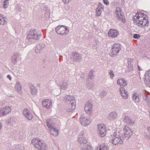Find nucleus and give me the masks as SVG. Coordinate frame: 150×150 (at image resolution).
<instances>
[{
  "instance_id": "42",
  "label": "nucleus",
  "mask_w": 150,
  "mask_h": 150,
  "mask_svg": "<svg viewBox=\"0 0 150 150\" xmlns=\"http://www.w3.org/2000/svg\"><path fill=\"white\" fill-rule=\"evenodd\" d=\"M106 94L105 91L104 90H103L100 92L99 95L101 97H103Z\"/></svg>"
},
{
  "instance_id": "11",
  "label": "nucleus",
  "mask_w": 150,
  "mask_h": 150,
  "mask_svg": "<svg viewBox=\"0 0 150 150\" xmlns=\"http://www.w3.org/2000/svg\"><path fill=\"white\" fill-rule=\"evenodd\" d=\"M92 105L89 102H87L85 105L84 110L86 113L88 114H92L93 112L92 108Z\"/></svg>"
},
{
  "instance_id": "52",
  "label": "nucleus",
  "mask_w": 150,
  "mask_h": 150,
  "mask_svg": "<svg viewBox=\"0 0 150 150\" xmlns=\"http://www.w3.org/2000/svg\"><path fill=\"white\" fill-rule=\"evenodd\" d=\"M16 148H19V149H18V150H22V146H21V145H18L16 146Z\"/></svg>"
},
{
  "instance_id": "44",
  "label": "nucleus",
  "mask_w": 150,
  "mask_h": 150,
  "mask_svg": "<svg viewBox=\"0 0 150 150\" xmlns=\"http://www.w3.org/2000/svg\"><path fill=\"white\" fill-rule=\"evenodd\" d=\"M50 11L45 12V16L47 18H48L50 16Z\"/></svg>"
},
{
  "instance_id": "23",
  "label": "nucleus",
  "mask_w": 150,
  "mask_h": 150,
  "mask_svg": "<svg viewBox=\"0 0 150 150\" xmlns=\"http://www.w3.org/2000/svg\"><path fill=\"white\" fill-rule=\"evenodd\" d=\"M42 104L43 107L47 108L50 107L51 105L50 101L47 99L45 100L42 102Z\"/></svg>"
},
{
  "instance_id": "36",
  "label": "nucleus",
  "mask_w": 150,
  "mask_h": 150,
  "mask_svg": "<svg viewBox=\"0 0 150 150\" xmlns=\"http://www.w3.org/2000/svg\"><path fill=\"white\" fill-rule=\"evenodd\" d=\"M140 17H138L136 15L134 16L133 18L134 23L135 25L138 24V21L140 20Z\"/></svg>"
},
{
  "instance_id": "31",
  "label": "nucleus",
  "mask_w": 150,
  "mask_h": 150,
  "mask_svg": "<svg viewBox=\"0 0 150 150\" xmlns=\"http://www.w3.org/2000/svg\"><path fill=\"white\" fill-rule=\"evenodd\" d=\"M7 21V20L3 17V15L0 14V25L5 24Z\"/></svg>"
},
{
  "instance_id": "28",
  "label": "nucleus",
  "mask_w": 150,
  "mask_h": 150,
  "mask_svg": "<svg viewBox=\"0 0 150 150\" xmlns=\"http://www.w3.org/2000/svg\"><path fill=\"white\" fill-rule=\"evenodd\" d=\"M81 145L83 146V147L81 149V150H91L92 149V148L91 147L90 144L87 142L86 144Z\"/></svg>"
},
{
  "instance_id": "22",
  "label": "nucleus",
  "mask_w": 150,
  "mask_h": 150,
  "mask_svg": "<svg viewBox=\"0 0 150 150\" xmlns=\"http://www.w3.org/2000/svg\"><path fill=\"white\" fill-rule=\"evenodd\" d=\"M96 10V16H100L102 10L103 9L104 6L100 3Z\"/></svg>"
},
{
  "instance_id": "5",
  "label": "nucleus",
  "mask_w": 150,
  "mask_h": 150,
  "mask_svg": "<svg viewBox=\"0 0 150 150\" xmlns=\"http://www.w3.org/2000/svg\"><path fill=\"white\" fill-rule=\"evenodd\" d=\"M56 32L58 34L62 35H67L69 33L68 28L64 25H59L55 29Z\"/></svg>"
},
{
  "instance_id": "59",
  "label": "nucleus",
  "mask_w": 150,
  "mask_h": 150,
  "mask_svg": "<svg viewBox=\"0 0 150 150\" xmlns=\"http://www.w3.org/2000/svg\"><path fill=\"white\" fill-rule=\"evenodd\" d=\"M148 107H149L150 108V102H149V103H148Z\"/></svg>"
},
{
  "instance_id": "55",
  "label": "nucleus",
  "mask_w": 150,
  "mask_h": 150,
  "mask_svg": "<svg viewBox=\"0 0 150 150\" xmlns=\"http://www.w3.org/2000/svg\"><path fill=\"white\" fill-rule=\"evenodd\" d=\"M8 4H6L4 3V7L5 8H6L8 7Z\"/></svg>"
},
{
  "instance_id": "53",
  "label": "nucleus",
  "mask_w": 150,
  "mask_h": 150,
  "mask_svg": "<svg viewBox=\"0 0 150 150\" xmlns=\"http://www.w3.org/2000/svg\"><path fill=\"white\" fill-rule=\"evenodd\" d=\"M141 13V12H140V11H137V13H136L135 15L137 16L140 17L139 16L140 14Z\"/></svg>"
},
{
  "instance_id": "17",
  "label": "nucleus",
  "mask_w": 150,
  "mask_h": 150,
  "mask_svg": "<svg viewBox=\"0 0 150 150\" xmlns=\"http://www.w3.org/2000/svg\"><path fill=\"white\" fill-rule=\"evenodd\" d=\"M110 142L114 145H116L118 144H122L123 143L122 139H119L117 137H113L110 141Z\"/></svg>"
},
{
  "instance_id": "25",
  "label": "nucleus",
  "mask_w": 150,
  "mask_h": 150,
  "mask_svg": "<svg viewBox=\"0 0 150 150\" xmlns=\"http://www.w3.org/2000/svg\"><path fill=\"white\" fill-rule=\"evenodd\" d=\"M117 116V113L115 112H113L110 114L108 117V119L110 120H112L115 119Z\"/></svg>"
},
{
  "instance_id": "12",
  "label": "nucleus",
  "mask_w": 150,
  "mask_h": 150,
  "mask_svg": "<svg viewBox=\"0 0 150 150\" xmlns=\"http://www.w3.org/2000/svg\"><path fill=\"white\" fill-rule=\"evenodd\" d=\"M11 111V108L10 106H7L4 108L0 110V116H2L8 114Z\"/></svg>"
},
{
  "instance_id": "27",
  "label": "nucleus",
  "mask_w": 150,
  "mask_h": 150,
  "mask_svg": "<svg viewBox=\"0 0 150 150\" xmlns=\"http://www.w3.org/2000/svg\"><path fill=\"white\" fill-rule=\"evenodd\" d=\"M68 82L67 81H64L62 83H60L58 85L59 86L61 89L66 90L68 87Z\"/></svg>"
},
{
  "instance_id": "6",
  "label": "nucleus",
  "mask_w": 150,
  "mask_h": 150,
  "mask_svg": "<svg viewBox=\"0 0 150 150\" xmlns=\"http://www.w3.org/2000/svg\"><path fill=\"white\" fill-rule=\"evenodd\" d=\"M115 13L116 15L117 19L121 21L122 22L125 23L126 22L125 16L121 10L120 8L116 7L115 11Z\"/></svg>"
},
{
  "instance_id": "1",
  "label": "nucleus",
  "mask_w": 150,
  "mask_h": 150,
  "mask_svg": "<svg viewBox=\"0 0 150 150\" xmlns=\"http://www.w3.org/2000/svg\"><path fill=\"white\" fill-rule=\"evenodd\" d=\"M40 32L38 29L32 30L28 33L27 38L29 40L34 39L38 40L41 36Z\"/></svg>"
},
{
  "instance_id": "33",
  "label": "nucleus",
  "mask_w": 150,
  "mask_h": 150,
  "mask_svg": "<svg viewBox=\"0 0 150 150\" xmlns=\"http://www.w3.org/2000/svg\"><path fill=\"white\" fill-rule=\"evenodd\" d=\"M149 25V23H144V24H143V22H142V20L140 19L139 21H138V24H137L138 26L140 27H143L146 26H148Z\"/></svg>"
},
{
  "instance_id": "2",
  "label": "nucleus",
  "mask_w": 150,
  "mask_h": 150,
  "mask_svg": "<svg viewBox=\"0 0 150 150\" xmlns=\"http://www.w3.org/2000/svg\"><path fill=\"white\" fill-rule=\"evenodd\" d=\"M54 122L52 119H48L46 120V123L47 127L50 128L51 134L54 136H57L59 134V131L54 127Z\"/></svg>"
},
{
  "instance_id": "56",
  "label": "nucleus",
  "mask_w": 150,
  "mask_h": 150,
  "mask_svg": "<svg viewBox=\"0 0 150 150\" xmlns=\"http://www.w3.org/2000/svg\"><path fill=\"white\" fill-rule=\"evenodd\" d=\"M8 0H4V3H5V4H8Z\"/></svg>"
},
{
  "instance_id": "37",
  "label": "nucleus",
  "mask_w": 150,
  "mask_h": 150,
  "mask_svg": "<svg viewBox=\"0 0 150 150\" xmlns=\"http://www.w3.org/2000/svg\"><path fill=\"white\" fill-rule=\"evenodd\" d=\"M94 71L91 70L88 73V77L86 79V81H89L93 76V74Z\"/></svg>"
},
{
  "instance_id": "49",
  "label": "nucleus",
  "mask_w": 150,
  "mask_h": 150,
  "mask_svg": "<svg viewBox=\"0 0 150 150\" xmlns=\"http://www.w3.org/2000/svg\"><path fill=\"white\" fill-rule=\"evenodd\" d=\"M93 87V85L92 84H91L90 83H88L87 86V88L88 89H91V88Z\"/></svg>"
},
{
  "instance_id": "20",
  "label": "nucleus",
  "mask_w": 150,
  "mask_h": 150,
  "mask_svg": "<svg viewBox=\"0 0 150 150\" xmlns=\"http://www.w3.org/2000/svg\"><path fill=\"white\" fill-rule=\"evenodd\" d=\"M39 146L37 148L40 150H47V146L46 143L42 141H41L40 143L38 144Z\"/></svg>"
},
{
  "instance_id": "58",
  "label": "nucleus",
  "mask_w": 150,
  "mask_h": 150,
  "mask_svg": "<svg viewBox=\"0 0 150 150\" xmlns=\"http://www.w3.org/2000/svg\"><path fill=\"white\" fill-rule=\"evenodd\" d=\"M138 70H142V69H141L139 67V66H138Z\"/></svg>"
},
{
  "instance_id": "3",
  "label": "nucleus",
  "mask_w": 150,
  "mask_h": 150,
  "mask_svg": "<svg viewBox=\"0 0 150 150\" xmlns=\"http://www.w3.org/2000/svg\"><path fill=\"white\" fill-rule=\"evenodd\" d=\"M122 46L119 44H115L112 46L109 54L112 57H116L121 50Z\"/></svg>"
},
{
  "instance_id": "48",
  "label": "nucleus",
  "mask_w": 150,
  "mask_h": 150,
  "mask_svg": "<svg viewBox=\"0 0 150 150\" xmlns=\"http://www.w3.org/2000/svg\"><path fill=\"white\" fill-rule=\"evenodd\" d=\"M144 81L145 83L146 84H148L150 81V79H146V78H145Z\"/></svg>"
},
{
  "instance_id": "10",
  "label": "nucleus",
  "mask_w": 150,
  "mask_h": 150,
  "mask_svg": "<svg viewBox=\"0 0 150 150\" xmlns=\"http://www.w3.org/2000/svg\"><path fill=\"white\" fill-rule=\"evenodd\" d=\"M70 57L73 61L76 62H79L81 59V57L80 54L76 52H72Z\"/></svg>"
},
{
  "instance_id": "14",
  "label": "nucleus",
  "mask_w": 150,
  "mask_h": 150,
  "mask_svg": "<svg viewBox=\"0 0 150 150\" xmlns=\"http://www.w3.org/2000/svg\"><path fill=\"white\" fill-rule=\"evenodd\" d=\"M23 114L25 117L28 120H31L33 117L32 114L27 109H24L23 111Z\"/></svg>"
},
{
  "instance_id": "60",
  "label": "nucleus",
  "mask_w": 150,
  "mask_h": 150,
  "mask_svg": "<svg viewBox=\"0 0 150 150\" xmlns=\"http://www.w3.org/2000/svg\"><path fill=\"white\" fill-rule=\"evenodd\" d=\"M1 122H0V129H1Z\"/></svg>"
},
{
  "instance_id": "13",
  "label": "nucleus",
  "mask_w": 150,
  "mask_h": 150,
  "mask_svg": "<svg viewBox=\"0 0 150 150\" xmlns=\"http://www.w3.org/2000/svg\"><path fill=\"white\" fill-rule=\"evenodd\" d=\"M83 133V132L81 131L78 136V142L82 145L86 144L87 142L86 139L84 137Z\"/></svg>"
},
{
  "instance_id": "57",
  "label": "nucleus",
  "mask_w": 150,
  "mask_h": 150,
  "mask_svg": "<svg viewBox=\"0 0 150 150\" xmlns=\"http://www.w3.org/2000/svg\"><path fill=\"white\" fill-rule=\"evenodd\" d=\"M18 11H19V12H20L21 11V8L20 7H19L18 9Z\"/></svg>"
},
{
  "instance_id": "35",
  "label": "nucleus",
  "mask_w": 150,
  "mask_h": 150,
  "mask_svg": "<svg viewBox=\"0 0 150 150\" xmlns=\"http://www.w3.org/2000/svg\"><path fill=\"white\" fill-rule=\"evenodd\" d=\"M113 136V137H117V138H119V139H122V140L124 139V138H123L122 135L119 134V132L114 133Z\"/></svg>"
},
{
  "instance_id": "54",
  "label": "nucleus",
  "mask_w": 150,
  "mask_h": 150,
  "mask_svg": "<svg viewBox=\"0 0 150 150\" xmlns=\"http://www.w3.org/2000/svg\"><path fill=\"white\" fill-rule=\"evenodd\" d=\"M7 78L8 79H9V80H10V81H11V76H10V75H8L7 76Z\"/></svg>"
},
{
  "instance_id": "9",
  "label": "nucleus",
  "mask_w": 150,
  "mask_h": 150,
  "mask_svg": "<svg viewBox=\"0 0 150 150\" xmlns=\"http://www.w3.org/2000/svg\"><path fill=\"white\" fill-rule=\"evenodd\" d=\"M79 120L81 124L84 126L89 125L91 121L89 118L86 117L85 115H81Z\"/></svg>"
},
{
  "instance_id": "40",
  "label": "nucleus",
  "mask_w": 150,
  "mask_h": 150,
  "mask_svg": "<svg viewBox=\"0 0 150 150\" xmlns=\"http://www.w3.org/2000/svg\"><path fill=\"white\" fill-rule=\"evenodd\" d=\"M133 60L131 58H129L127 60L128 66L129 67H131L132 66V63L133 62Z\"/></svg>"
},
{
  "instance_id": "15",
  "label": "nucleus",
  "mask_w": 150,
  "mask_h": 150,
  "mask_svg": "<svg viewBox=\"0 0 150 150\" xmlns=\"http://www.w3.org/2000/svg\"><path fill=\"white\" fill-rule=\"evenodd\" d=\"M108 35L110 37L112 38H116L119 35V33L116 30L112 29L108 31Z\"/></svg>"
},
{
  "instance_id": "43",
  "label": "nucleus",
  "mask_w": 150,
  "mask_h": 150,
  "mask_svg": "<svg viewBox=\"0 0 150 150\" xmlns=\"http://www.w3.org/2000/svg\"><path fill=\"white\" fill-rule=\"evenodd\" d=\"M140 20H142V22H143V24H144V23H149L148 18H147L146 19L143 18V19H142V18H141Z\"/></svg>"
},
{
  "instance_id": "45",
  "label": "nucleus",
  "mask_w": 150,
  "mask_h": 150,
  "mask_svg": "<svg viewBox=\"0 0 150 150\" xmlns=\"http://www.w3.org/2000/svg\"><path fill=\"white\" fill-rule=\"evenodd\" d=\"M140 37V35L138 34H134V35L133 38L135 39H138Z\"/></svg>"
},
{
  "instance_id": "51",
  "label": "nucleus",
  "mask_w": 150,
  "mask_h": 150,
  "mask_svg": "<svg viewBox=\"0 0 150 150\" xmlns=\"http://www.w3.org/2000/svg\"><path fill=\"white\" fill-rule=\"evenodd\" d=\"M64 3L65 4H67L71 1V0H62Z\"/></svg>"
},
{
  "instance_id": "18",
  "label": "nucleus",
  "mask_w": 150,
  "mask_h": 150,
  "mask_svg": "<svg viewBox=\"0 0 150 150\" xmlns=\"http://www.w3.org/2000/svg\"><path fill=\"white\" fill-rule=\"evenodd\" d=\"M122 118L123 122H125L127 124H134V120L128 116L124 115Z\"/></svg>"
},
{
  "instance_id": "30",
  "label": "nucleus",
  "mask_w": 150,
  "mask_h": 150,
  "mask_svg": "<svg viewBox=\"0 0 150 150\" xmlns=\"http://www.w3.org/2000/svg\"><path fill=\"white\" fill-rule=\"evenodd\" d=\"M30 88L31 93L33 95H35L36 94L37 90L35 87L33 86L32 84H30L29 85Z\"/></svg>"
},
{
  "instance_id": "41",
  "label": "nucleus",
  "mask_w": 150,
  "mask_h": 150,
  "mask_svg": "<svg viewBox=\"0 0 150 150\" xmlns=\"http://www.w3.org/2000/svg\"><path fill=\"white\" fill-rule=\"evenodd\" d=\"M139 16L140 17V19L141 18H142V19H143V18L146 19L147 18H148V17L146 16L145 14L142 12L140 14Z\"/></svg>"
},
{
  "instance_id": "29",
  "label": "nucleus",
  "mask_w": 150,
  "mask_h": 150,
  "mask_svg": "<svg viewBox=\"0 0 150 150\" xmlns=\"http://www.w3.org/2000/svg\"><path fill=\"white\" fill-rule=\"evenodd\" d=\"M108 146L105 144H101L99 145V146L97 148L96 150H108Z\"/></svg>"
},
{
  "instance_id": "61",
  "label": "nucleus",
  "mask_w": 150,
  "mask_h": 150,
  "mask_svg": "<svg viewBox=\"0 0 150 150\" xmlns=\"http://www.w3.org/2000/svg\"><path fill=\"white\" fill-rule=\"evenodd\" d=\"M94 47H95V46H93V48H94Z\"/></svg>"
},
{
  "instance_id": "38",
  "label": "nucleus",
  "mask_w": 150,
  "mask_h": 150,
  "mask_svg": "<svg viewBox=\"0 0 150 150\" xmlns=\"http://www.w3.org/2000/svg\"><path fill=\"white\" fill-rule=\"evenodd\" d=\"M132 98L135 102H137L139 101V97L137 96V93H135L133 95Z\"/></svg>"
},
{
  "instance_id": "47",
  "label": "nucleus",
  "mask_w": 150,
  "mask_h": 150,
  "mask_svg": "<svg viewBox=\"0 0 150 150\" xmlns=\"http://www.w3.org/2000/svg\"><path fill=\"white\" fill-rule=\"evenodd\" d=\"M43 9L45 10V12L50 11L49 8L47 6H44L43 8Z\"/></svg>"
},
{
  "instance_id": "19",
  "label": "nucleus",
  "mask_w": 150,
  "mask_h": 150,
  "mask_svg": "<svg viewBox=\"0 0 150 150\" xmlns=\"http://www.w3.org/2000/svg\"><path fill=\"white\" fill-rule=\"evenodd\" d=\"M45 47V44L42 43L37 44L35 47V52L36 53L40 52Z\"/></svg>"
},
{
  "instance_id": "24",
  "label": "nucleus",
  "mask_w": 150,
  "mask_h": 150,
  "mask_svg": "<svg viewBox=\"0 0 150 150\" xmlns=\"http://www.w3.org/2000/svg\"><path fill=\"white\" fill-rule=\"evenodd\" d=\"M18 60V53L17 52L14 53L12 60V62L14 64H16Z\"/></svg>"
},
{
  "instance_id": "8",
  "label": "nucleus",
  "mask_w": 150,
  "mask_h": 150,
  "mask_svg": "<svg viewBox=\"0 0 150 150\" xmlns=\"http://www.w3.org/2000/svg\"><path fill=\"white\" fill-rule=\"evenodd\" d=\"M124 132V134L122 135L123 138L125 139L126 138V140L129 139L132 134V132L130 128L127 125L125 127Z\"/></svg>"
},
{
  "instance_id": "26",
  "label": "nucleus",
  "mask_w": 150,
  "mask_h": 150,
  "mask_svg": "<svg viewBox=\"0 0 150 150\" xmlns=\"http://www.w3.org/2000/svg\"><path fill=\"white\" fill-rule=\"evenodd\" d=\"M41 140L38 138H34L31 141V142L34 145L36 148H37L38 146V144L40 143Z\"/></svg>"
},
{
  "instance_id": "32",
  "label": "nucleus",
  "mask_w": 150,
  "mask_h": 150,
  "mask_svg": "<svg viewBox=\"0 0 150 150\" xmlns=\"http://www.w3.org/2000/svg\"><path fill=\"white\" fill-rule=\"evenodd\" d=\"M142 97L144 100L146 101L148 103H149L150 101V97H148L144 93L142 94Z\"/></svg>"
},
{
  "instance_id": "4",
  "label": "nucleus",
  "mask_w": 150,
  "mask_h": 150,
  "mask_svg": "<svg viewBox=\"0 0 150 150\" xmlns=\"http://www.w3.org/2000/svg\"><path fill=\"white\" fill-rule=\"evenodd\" d=\"M63 101L64 102L70 104V107H71L72 109L70 112L74 110L75 108L76 104L74 97L73 96L67 95L64 98Z\"/></svg>"
},
{
  "instance_id": "39",
  "label": "nucleus",
  "mask_w": 150,
  "mask_h": 150,
  "mask_svg": "<svg viewBox=\"0 0 150 150\" xmlns=\"http://www.w3.org/2000/svg\"><path fill=\"white\" fill-rule=\"evenodd\" d=\"M144 75L145 78L146 79H150V70L146 72Z\"/></svg>"
},
{
  "instance_id": "34",
  "label": "nucleus",
  "mask_w": 150,
  "mask_h": 150,
  "mask_svg": "<svg viewBox=\"0 0 150 150\" xmlns=\"http://www.w3.org/2000/svg\"><path fill=\"white\" fill-rule=\"evenodd\" d=\"M15 89L18 92H20L21 91V90L22 89V88L20 85V84L18 82H17L15 86Z\"/></svg>"
},
{
  "instance_id": "7",
  "label": "nucleus",
  "mask_w": 150,
  "mask_h": 150,
  "mask_svg": "<svg viewBox=\"0 0 150 150\" xmlns=\"http://www.w3.org/2000/svg\"><path fill=\"white\" fill-rule=\"evenodd\" d=\"M98 135L101 137L105 136L106 134V129L105 127L103 124L98 125Z\"/></svg>"
},
{
  "instance_id": "46",
  "label": "nucleus",
  "mask_w": 150,
  "mask_h": 150,
  "mask_svg": "<svg viewBox=\"0 0 150 150\" xmlns=\"http://www.w3.org/2000/svg\"><path fill=\"white\" fill-rule=\"evenodd\" d=\"M109 74L110 75V78L112 79L114 77L115 75L113 71H110Z\"/></svg>"
},
{
  "instance_id": "21",
  "label": "nucleus",
  "mask_w": 150,
  "mask_h": 150,
  "mask_svg": "<svg viewBox=\"0 0 150 150\" xmlns=\"http://www.w3.org/2000/svg\"><path fill=\"white\" fill-rule=\"evenodd\" d=\"M117 83L120 86H125L127 84V82L124 78H120L117 80Z\"/></svg>"
},
{
  "instance_id": "16",
  "label": "nucleus",
  "mask_w": 150,
  "mask_h": 150,
  "mask_svg": "<svg viewBox=\"0 0 150 150\" xmlns=\"http://www.w3.org/2000/svg\"><path fill=\"white\" fill-rule=\"evenodd\" d=\"M120 93L122 97L125 99H127L128 97V93L123 87H121L119 89Z\"/></svg>"
},
{
  "instance_id": "50",
  "label": "nucleus",
  "mask_w": 150,
  "mask_h": 150,
  "mask_svg": "<svg viewBox=\"0 0 150 150\" xmlns=\"http://www.w3.org/2000/svg\"><path fill=\"white\" fill-rule=\"evenodd\" d=\"M104 3L106 5H108L109 4V1L108 0H103Z\"/></svg>"
}]
</instances>
